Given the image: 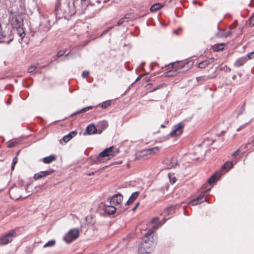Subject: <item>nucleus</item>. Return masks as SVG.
I'll use <instances>...</instances> for the list:
<instances>
[{"instance_id":"15","label":"nucleus","mask_w":254,"mask_h":254,"mask_svg":"<svg viewBox=\"0 0 254 254\" xmlns=\"http://www.w3.org/2000/svg\"><path fill=\"white\" fill-rule=\"evenodd\" d=\"M247 62V57H243L238 59L235 63L234 65L236 67H239L243 65Z\"/></svg>"},{"instance_id":"35","label":"nucleus","mask_w":254,"mask_h":254,"mask_svg":"<svg viewBox=\"0 0 254 254\" xmlns=\"http://www.w3.org/2000/svg\"><path fill=\"white\" fill-rule=\"evenodd\" d=\"M125 21V18H121L118 22L117 25L118 26H120L122 25Z\"/></svg>"},{"instance_id":"30","label":"nucleus","mask_w":254,"mask_h":254,"mask_svg":"<svg viewBox=\"0 0 254 254\" xmlns=\"http://www.w3.org/2000/svg\"><path fill=\"white\" fill-rule=\"evenodd\" d=\"M37 68V66L35 65H31L28 69V72L29 73L34 72Z\"/></svg>"},{"instance_id":"47","label":"nucleus","mask_w":254,"mask_h":254,"mask_svg":"<svg viewBox=\"0 0 254 254\" xmlns=\"http://www.w3.org/2000/svg\"><path fill=\"white\" fill-rule=\"evenodd\" d=\"M141 76H138V77L136 79L135 81H138L139 80H140V79L141 78Z\"/></svg>"},{"instance_id":"2","label":"nucleus","mask_w":254,"mask_h":254,"mask_svg":"<svg viewBox=\"0 0 254 254\" xmlns=\"http://www.w3.org/2000/svg\"><path fill=\"white\" fill-rule=\"evenodd\" d=\"M9 22L13 28H20L23 23V17L22 13H16L9 17Z\"/></svg>"},{"instance_id":"9","label":"nucleus","mask_w":254,"mask_h":254,"mask_svg":"<svg viewBox=\"0 0 254 254\" xmlns=\"http://www.w3.org/2000/svg\"><path fill=\"white\" fill-rule=\"evenodd\" d=\"M159 151V148L158 147L146 149L141 152V156H144L148 155H153L157 153Z\"/></svg>"},{"instance_id":"10","label":"nucleus","mask_w":254,"mask_h":254,"mask_svg":"<svg viewBox=\"0 0 254 254\" xmlns=\"http://www.w3.org/2000/svg\"><path fill=\"white\" fill-rule=\"evenodd\" d=\"M53 170H49L45 171H41L38 173L35 174L33 176V179L35 180H37L42 178L45 177L48 175H51L53 172Z\"/></svg>"},{"instance_id":"48","label":"nucleus","mask_w":254,"mask_h":254,"mask_svg":"<svg viewBox=\"0 0 254 254\" xmlns=\"http://www.w3.org/2000/svg\"><path fill=\"white\" fill-rule=\"evenodd\" d=\"M236 77V76L235 75H234L233 76L232 78H233V79L234 80V79H235Z\"/></svg>"},{"instance_id":"8","label":"nucleus","mask_w":254,"mask_h":254,"mask_svg":"<svg viewBox=\"0 0 254 254\" xmlns=\"http://www.w3.org/2000/svg\"><path fill=\"white\" fill-rule=\"evenodd\" d=\"M158 218L156 217L152 219V222L154 223L155 225L152 228L148 230V231L145 234V236L147 237L148 236L151 235L154 232H155L159 227L162 225L165 222L166 220H163L162 222H160L158 223Z\"/></svg>"},{"instance_id":"43","label":"nucleus","mask_w":254,"mask_h":254,"mask_svg":"<svg viewBox=\"0 0 254 254\" xmlns=\"http://www.w3.org/2000/svg\"><path fill=\"white\" fill-rule=\"evenodd\" d=\"M12 40V38H10L8 41H6L5 40L2 41V42L7 43V44H9L11 41Z\"/></svg>"},{"instance_id":"4","label":"nucleus","mask_w":254,"mask_h":254,"mask_svg":"<svg viewBox=\"0 0 254 254\" xmlns=\"http://www.w3.org/2000/svg\"><path fill=\"white\" fill-rule=\"evenodd\" d=\"M17 236L15 231L11 230L0 238V245H5L11 243Z\"/></svg>"},{"instance_id":"41","label":"nucleus","mask_w":254,"mask_h":254,"mask_svg":"<svg viewBox=\"0 0 254 254\" xmlns=\"http://www.w3.org/2000/svg\"><path fill=\"white\" fill-rule=\"evenodd\" d=\"M206 61H207V62H209V64L210 63H212L213 62H214V58H210L209 60H206Z\"/></svg>"},{"instance_id":"5","label":"nucleus","mask_w":254,"mask_h":254,"mask_svg":"<svg viewBox=\"0 0 254 254\" xmlns=\"http://www.w3.org/2000/svg\"><path fill=\"white\" fill-rule=\"evenodd\" d=\"M79 236V231L76 229L70 230L64 237V240L67 243H70L76 239Z\"/></svg>"},{"instance_id":"51","label":"nucleus","mask_w":254,"mask_h":254,"mask_svg":"<svg viewBox=\"0 0 254 254\" xmlns=\"http://www.w3.org/2000/svg\"><path fill=\"white\" fill-rule=\"evenodd\" d=\"M161 127H162V128H165V126L164 125H162L161 126Z\"/></svg>"},{"instance_id":"12","label":"nucleus","mask_w":254,"mask_h":254,"mask_svg":"<svg viewBox=\"0 0 254 254\" xmlns=\"http://www.w3.org/2000/svg\"><path fill=\"white\" fill-rule=\"evenodd\" d=\"M206 198L204 197L203 195H200L195 199H192L189 203V204L192 205H195L198 204H200L202 202L206 201Z\"/></svg>"},{"instance_id":"34","label":"nucleus","mask_w":254,"mask_h":254,"mask_svg":"<svg viewBox=\"0 0 254 254\" xmlns=\"http://www.w3.org/2000/svg\"><path fill=\"white\" fill-rule=\"evenodd\" d=\"M65 53V51L64 50H61L58 52L57 56V57H60L63 56Z\"/></svg>"},{"instance_id":"13","label":"nucleus","mask_w":254,"mask_h":254,"mask_svg":"<svg viewBox=\"0 0 254 254\" xmlns=\"http://www.w3.org/2000/svg\"><path fill=\"white\" fill-rule=\"evenodd\" d=\"M117 209H118V207H116L115 206L110 204V205H106L105 206L104 210L105 213L107 214L111 215L114 214Z\"/></svg>"},{"instance_id":"22","label":"nucleus","mask_w":254,"mask_h":254,"mask_svg":"<svg viewBox=\"0 0 254 254\" xmlns=\"http://www.w3.org/2000/svg\"><path fill=\"white\" fill-rule=\"evenodd\" d=\"M108 126V123L105 121L100 122L97 125L98 127L101 128L102 130L106 129Z\"/></svg>"},{"instance_id":"25","label":"nucleus","mask_w":254,"mask_h":254,"mask_svg":"<svg viewBox=\"0 0 254 254\" xmlns=\"http://www.w3.org/2000/svg\"><path fill=\"white\" fill-rule=\"evenodd\" d=\"M209 65V62L206 60L200 62L198 64V67L200 68H204Z\"/></svg>"},{"instance_id":"16","label":"nucleus","mask_w":254,"mask_h":254,"mask_svg":"<svg viewBox=\"0 0 254 254\" xmlns=\"http://www.w3.org/2000/svg\"><path fill=\"white\" fill-rule=\"evenodd\" d=\"M77 134V132L75 131L69 132L68 134L64 135L63 139L65 142L69 141L72 137L75 136Z\"/></svg>"},{"instance_id":"29","label":"nucleus","mask_w":254,"mask_h":254,"mask_svg":"<svg viewBox=\"0 0 254 254\" xmlns=\"http://www.w3.org/2000/svg\"><path fill=\"white\" fill-rule=\"evenodd\" d=\"M17 161H18L17 157H15L13 159L12 162V164H11V170H14L15 165L17 163Z\"/></svg>"},{"instance_id":"17","label":"nucleus","mask_w":254,"mask_h":254,"mask_svg":"<svg viewBox=\"0 0 254 254\" xmlns=\"http://www.w3.org/2000/svg\"><path fill=\"white\" fill-rule=\"evenodd\" d=\"M86 130L88 134H93L96 132L97 129L93 125H90L87 127Z\"/></svg>"},{"instance_id":"39","label":"nucleus","mask_w":254,"mask_h":254,"mask_svg":"<svg viewBox=\"0 0 254 254\" xmlns=\"http://www.w3.org/2000/svg\"><path fill=\"white\" fill-rule=\"evenodd\" d=\"M232 32L230 31H228V32H225V34H224V36H225V37H227V36H228L229 35H230V34H232Z\"/></svg>"},{"instance_id":"36","label":"nucleus","mask_w":254,"mask_h":254,"mask_svg":"<svg viewBox=\"0 0 254 254\" xmlns=\"http://www.w3.org/2000/svg\"><path fill=\"white\" fill-rule=\"evenodd\" d=\"M89 74V72L87 71H84L82 72V76L83 77H86L87 76H88Z\"/></svg>"},{"instance_id":"50","label":"nucleus","mask_w":254,"mask_h":254,"mask_svg":"<svg viewBox=\"0 0 254 254\" xmlns=\"http://www.w3.org/2000/svg\"><path fill=\"white\" fill-rule=\"evenodd\" d=\"M156 89H157V88L153 89L152 90H151L150 92H153V91H155Z\"/></svg>"},{"instance_id":"26","label":"nucleus","mask_w":254,"mask_h":254,"mask_svg":"<svg viewBox=\"0 0 254 254\" xmlns=\"http://www.w3.org/2000/svg\"><path fill=\"white\" fill-rule=\"evenodd\" d=\"M55 243H56L55 240H50L49 242H48L47 243H46L44 245V248H47V247H53V246H54L55 245Z\"/></svg>"},{"instance_id":"52","label":"nucleus","mask_w":254,"mask_h":254,"mask_svg":"<svg viewBox=\"0 0 254 254\" xmlns=\"http://www.w3.org/2000/svg\"><path fill=\"white\" fill-rule=\"evenodd\" d=\"M200 78H201V77H197V81H199V79H200Z\"/></svg>"},{"instance_id":"49","label":"nucleus","mask_w":254,"mask_h":254,"mask_svg":"<svg viewBox=\"0 0 254 254\" xmlns=\"http://www.w3.org/2000/svg\"><path fill=\"white\" fill-rule=\"evenodd\" d=\"M173 207H169V208H168L167 209V210H172V209H173Z\"/></svg>"},{"instance_id":"7","label":"nucleus","mask_w":254,"mask_h":254,"mask_svg":"<svg viewBox=\"0 0 254 254\" xmlns=\"http://www.w3.org/2000/svg\"><path fill=\"white\" fill-rule=\"evenodd\" d=\"M184 125L180 123L174 126L172 131L170 133L171 137H175L180 135L183 132Z\"/></svg>"},{"instance_id":"18","label":"nucleus","mask_w":254,"mask_h":254,"mask_svg":"<svg viewBox=\"0 0 254 254\" xmlns=\"http://www.w3.org/2000/svg\"><path fill=\"white\" fill-rule=\"evenodd\" d=\"M56 160V156L54 155H51L42 159L43 162L46 164H49Z\"/></svg>"},{"instance_id":"27","label":"nucleus","mask_w":254,"mask_h":254,"mask_svg":"<svg viewBox=\"0 0 254 254\" xmlns=\"http://www.w3.org/2000/svg\"><path fill=\"white\" fill-rule=\"evenodd\" d=\"M92 108V106H88L85 108H84L82 109H81L79 111L75 113L74 114H79L82 112H86L87 111H88Z\"/></svg>"},{"instance_id":"42","label":"nucleus","mask_w":254,"mask_h":254,"mask_svg":"<svg viewBox=\"0 0 254 254\" xmlns=\"http://www.w3.org/2000/svg\"><path fill=\"white\" fill-rule=\"evenodd\" d=\"M125 19H129L130 18V14H127L125 15V17H124Z\"/></svg>"},{"instance_id":"54","label":"nucleus","mask_w":254,"mask_h":254,"mask_svg":"<svg viewBox=\"0 0 254 254\" xmlns=\"http://www.w3.org/2000/svg\"><path fill=\"white\" fill-rule=\"evenodd\" d=\"M72 11H69V13H72Z\"/></svg>"},{"instance_id":"11","label":"nucleus","mask_w":254,"mask_h":254,"mask_svg":"<svg viewBox=\"0 0 254 254\" xmlns=\"http://www.w3.org/2000/svg\"><path fill=\"white\" fill-rule=\"evenodd\" d=\"M164 164L166 165V167L168 169L174 168L177 164V160L175 158H172L170 160H167L164 161Z\"/></svg>"},{"instance_id":"1","label":"nucleus","mask_w":254,"mask_h":254,"mask_svg":"<svg viewBox=\"0 0 254 254\" xmlns=\"http://www.w3.org/2000/svg\"><path fill=\"white\" fill-rule=\"evenodd\" d=\"M119 153L118 150L114 146H110L106 148L101 152L98 157V160L100 162H103L105 160L109 159L110 157H113Z\"/></svg>"},{"instance_id":"38","label":"nucleus","mask_w":254,"mask_h":254,"mask_svg":"<svg viewBox=\"0 0 254 254\" xmlns=\"http://www.w3.org/2000/svg\"><path fill=\"white\" fill-rule=\"evenodd\" d=\"M16 144V142H10L8 145V147H9V148H11V147H14Z\"/></svg>"},{"instance_id":"53","label":"nucleus","mask_w":254,"mask_h":254,"mask_svg":"<svg viewBox=\"0 0 254 254\" xmlns=\"http://www.w3.org/2000/svg\"><path fill=\"white\" fill-rule=\"evenodd\" d=\"M86 0H81V1H85Z\"/></svg>"},{"instance_id":"46","label":"nucleus","mask_w":254,"mask_h":254,"mask_svg":"<svg viewBox=\"0 0 254 254\" xmlns=\"http://www.w3.org/2000/svg\"><path fill=\"white\" fill-rule=\"evenodd\" d=\"M13 191H14V190H10V192H9V193H10V196L13 194Z\"/></svg>"},{"instance_id":"14","label":"nucleus","mask_w":254,"mask_h":254,"mask_svg":"<svg viewBox=\"0 0 254 254\" xmlns=\"http://www.w3.org/2000/svg\"><path fill=\"white\" fill-rule=\"evenodd\" d=\"M222 174V173L221 172H216L208 180V183L211 185L212 183H215L220 178Z\"/></svg>"},{"instance_id":"6","label":"nucleus","mask_w":254,"mask_h":254,"mask_svg":"<svg viewBox=\"0 0 254 254\" xmlns=\"http://www.w3.org/2000/svg\"><path fill=\"white\" fill-rule=\"evenodd\" d=\"M123 199V196L120 193L114 194L109 199L110 204L116 207H118V209L120 208Z\"/></svg>"},{"instance_id":"32","label":"nucleus","mask_w":254,"mask_h":254,"mask_svg":"<svg viewBox=\"0 0 254 254\" xmlns=\"http://www.w3.org/2000/svg\"><path fill=\"white\" fill-rule=\"evenodd\" d=\"M169 178L171 184H173L176 182V178L175 177L169 174Z\"/></svg>"},{"instance_id":"40","label":"nucleus","mask_w":254,"mask_h":254,"mask_svg":"<svg viewBox=\"0 0 254 254\" xmlns=\"http://www.w3.org/2000/svg\"><path fill=\"white\" fill-rule=\"evenodd\" d=\"M232 32L230 31H228V32H225V34H224V36H225V37H227V36H228L229 35H230V34H232Z\"/></svg>"},{"instance_id":"23","label":"nucleus","mask_w":254,"mask_h":254,"mask_svg":"<svg viewBox=\"0 0 254 254\" xmlns=\"http://www.w3.org/2000/svg\"><path fill=\"white\" fill-rule=\"evenodd\" d=\"M233 167V163L231 162H226L223 168L224 169H226V172H227L229 170H230Z\"/></svg>"},{"instance_id":"45","label":"nucleus","mask_w":254,"mask_h":254,"mask_svg":"<svg viewBox=\"0 0 254 254\" xmlns=\"http://www.w3.org/2000/svg\"><path fill=\"white\" fill-rule=\"evenodd\" d=\"M138 205H139V203H137L136 204V205L133 207V208L132 209V210H133V211H134V210L136 209V208L137 207V206H138Z\"/></svg>"},{"instance_id":"3","label":"nucleus","mask_w":254,"mask_h":254,"mask_svg":"<svg viewBox=\"0 0 254 254\" xmlns=\"http://www.w3.org/2000/svg\"><path fill=\"white\" fill-rule=\"evenodd\" d=\"M153 243L150 240H144L139 245L138 248V254H149L152 250Z\"/></svg>"},{"instance_id":"28","label":"nucleus","mask_w":254,"mask_h":254,"mask_svg":"<svg viewBox=\"0 0 254 254\" xmlns=\"http://www.w3.org/2000/svg\"><path fill=\"white\" fill-rule=\"evenodd\" d=\"M111 105V101H106L103 103H102L101 107L102 108H106L107 107Z\"/></svg>"},{"instance_id":"37","label":"nucleus","mask_w":254,"mask_h":254,"mask_svg":"<svg viewBox=\"0 0 254 254\" xmlns=\"http://www.w3.org/2000/svg\"><path fill=\"white\" fill-rule=\"evenodd\" d=\"M240 150L239 149L237 150L234 153H233L232 156L233 157H236L240 153Z\"/></svg>"},{"instance_id":"33","label":"nucleus","mask_w":254,"mask_h":254,"mask_svg":"<svg viewBox=\"0 0 254 254\" xmlns=\"http://www.w3.org/2000/svg\"><path fill=\"white\" fill-rule=\"evenodd\" d=\"M247 59L252 60L254 58V51L249 53L246 56Z\"/></svg>"},{"instance_id":"19","label":"nucleus","mask_w":254,"mask_h":254,"mask_svg":"<svg viewBox=\"0 0 254 254\" xmlns=\"http://www.w3.org/2000/svg\"><path fill=\"white\" fill-rule=\"evenodd\" d=\"M162 6L163 5L162 4L160 3H156L151 6L150 9V11L152 12H155L160 9Z\"/></svg>"},{"instance_id":"20","label":"nucleus","mask_w":254,"mask_h":254,"mask_svg":"<svg viewBox=\"0 0 254 254\" xmlns=\"http://www.w3.org/2000/svg\"><path fill=\"white\" fill-rule=\"evenodd\" d=\"M139 194L138 191H135L132 193L131 196H130L127 202V204L128 205L131 203H132L138 196Z\"/></svg>"},{"instance_id":"21","label":"nucleus","mask_w":254,"mask_h":254,"mask_svg":"<svg viewBox=\"0 0 254 254\" xmlns=\"http://www.w3.org/2000/svg\"><path fill=\"white\" fill-rule=\"evenodd\" d=\"M17 33L18 36L21 38V40L25 37V34L22 27L20 28H16Z\"/></svg>"},{"instance_id":"24","label":"nucleus","mask_w":254,"mask_h":254,"mask_svg":"<svg viewBox=\"0 0 254 254\" xmlns=\"http://www.w3.org/2000/svg\"><path fill=\"white\" fill-rule=\"evenodd\" d=\"M224 45L223 44L215 45L213 47V50L216 52L222 50L224 49Z\"/></svg>"},{"instance_id":"44","label":"nucleus","mask_w":254,"mask_h":254,"mask_svg":"<svg viewBox=\"0 0 254 254\" xmlns=\"http://www.w3.org/2000/svg\"><path fill=\"white\" fill-rule=\"evenodd\" d=\"M179 30H182V28L180 27V28H179L178 30H174V33L175 34H178V31H179Z\"/></svg>"},{"instance_id":"31","label":"nucleus","mask_w":254,"mask_h":254,"mask_svg":"<svg viewBox=\"0 0 254 254\" xmlns=\"http://www.w3.org/2000/svg\"><path fill=\"white\" fill-rule=\"evenodd\" d=\"M179 62L173 63L171 64L172 66L173 67H177V68H183L184 67V65H179Z\"/></svg>"}]
</instances>
